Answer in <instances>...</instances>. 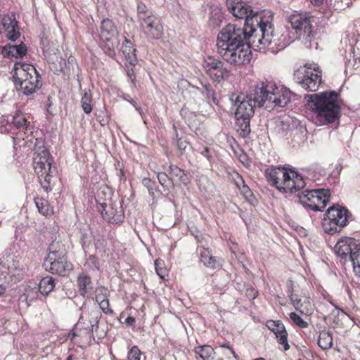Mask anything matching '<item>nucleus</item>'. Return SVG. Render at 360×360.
<instances>
[{"instance_id": "nucleus-1", "label": "nucleus", "mask_w": 360, "mask_h": 360, "mask_svg": "<svg viewBox=\"0 0 360 360\" xmlns=\"http://www.w3.org/2000/svg\"><path fill=\"white\" fill-rule=\"evenodd\" d=\"M260 39L262 37L259 32H257V37H252L250 30L228 24L217 36V52L232 65H244L248 63L252 58L251 46L263 49L269 46L263 44Z\"/></svg>"}, {"instance_id": "nucleus-2", "label": "nucleus", "mask_w": 360, "mask_h": 360, "mask_svg": "<svg viewBox=\"0 0 360 360\" xmlns=\"http://www.w3.org/2000/svg\"><path fill=\"white\" fill-rule=\"evenodd\" d=\"M231 13L237 18L245 19V27L250 30L252 37H257V32H259L263 44H277L274 39L272 27L273 14L271 11L255 12L249 5L241 2L236 6Z\"/></svg>"}, {"instance_id": "nucleus-3", "label": "nucleus", "mask_w": 360, "mask_h": 360, "mask_svg": "<svg viewBox=\"0 0 360 360\" xmlns=\"http://www.w3.org/2000/svg\"><path fill=\"white\" fill-rule=\"evenodd\" d=\"M307 105L315 115L318 125L333 123L340 116L339 95L335 91L309 95Z\"/></svg>"}, {"instance_id": "nucleus-4", "label": "nucleus", "mask_w": 360, "mask_h": 360, "mask_svg": "<svg viewBox=\"0 0 360 360\" xmlns=\"http://www.w3.org/2000/svg\"><path fill=\"white\" fill-rule=\"evenodd\" d=\"M265 176L271 186L283 192H296L306 185L302 176L284 167L268 168Z\"/></svg>"}, {"instance_id": "nucleus-5", "label": "nucleus", "mask_w": 360, "mask_h": 360, "mask_svg": "<svg viewBox=\"0 0 360 360\" xmlns=\"http://www.w3.org/2000/svg\"><path fill=\"white\" fill-rule=\"evenodd\" d=\"M260 90L259 84L248 94H232L230 101L232 103V110L236 117L252 118L256 108L264 107V97Z\"/></svg>"}, {"instance_id": "nucleus-6", "label": "nucleus", "mask_w": 360, "mask_h": 360, "mask_svg": "<svg viewBox=\"0 0 360 360\" xmlns=\"http://www.w3.org/2000/svg\"><path fill=\"white\" fill-rule=\"evenodd\" d=\"M34 158V169L38 175L39 182L46 192L52 190L55 181L57 180L56 168L51 167L52 159L49 151L43 148L40 152H35Z\"/></svg>"}, {"instance_id": "nucleus-7", "label": "nucleus", "mask_w": 360, "mask_h": 360, "mask_svg": "<svg viewBox=\"0 0 360 360\" xmlns=\"http://www.w3.org/2000/svg\"><path fill=\"white\" fill-rule=\"evenodd\" d=\"M46 271L52 274L65 276L72 269V264L68 262L64 245L53 240L49 246V254L43 264Z\"/></svg>"}, {"instance_id": "nucleus-8", "label": "nucleus", "mask_w": 360, "mask_h": 360, "mask_svg": "<svg viewBox=\"0 0 360 360\" xmlns=\"http://www.w3.org/2000/svg\"><path fill=\"white\" fill-rule=\"evenodd\" d=\"M15 84L20 86V89L25 95L32 94L41 87L40 75L34 66L30 64L15 63Z\"/></svg>"}, {"instance_id": "nucleus-9", "label": "nucleus", "mask_w": 360, "mask_h": 360, "mask_svg": "<svg viewBox=\"0 0 360 360\" xmlns=\"http://www.w3.org/2000/svg\"><path fill=\"white\" fill-rule=\"evenodd\" d=\"M137 20L143 34L150 39H159L163 33L160 18L149 10L145 4H137Z\"/></svg>"}, {"instance_id": "nucleus-10", "label": "nucleus", "mask_w": 360, "mask_h": 360, "mask_svg": "<svg viewBox=\"0 0 360 360\" xmlns=\"http://www.w3.org/2000/svg\"><path fill=\"white\" fill-rule=\"evenodd\" d=\"M260 90L264 97V104L266 109L275 107H285L292 100L294 94L285 87H278L274 83L261 82L259 84Z\"/></svg>"}, {"instance_id": "nucleus-11", "label": "nucleus", "mask_w": 360, "mask_h": 360, "mask_svg": "<svg viewBox=\"0 0 360 360\" xmlns=\"http://www.w3.org/2000/svg\"><path fill=\"white\" fill-rule=\"evenodd\" d=\"M295 82L308 91H316L322 82V74L316 64L300 67L294 72Z\"/></svg>"}, {"instance_id": "nucleus-12", "label": "nucleus", "mask_w": 360, "mask_h": 360, "mask_svg": "<svg viewBox=\"0 0 360 360\" xmlns=\"http://www.w3.org/2000/svg\"><path fill=\"white\" fill-rule=\"evenodd\" d=\"M349 214L348 210L339 205L329 207L322 222L324 231L328 234L340 232L347 225Z\"/></svg>"}, {"instance_id": "nucleus-13", "label": "nucleus", "mask_w": 360, "mask_h": 360, "mask_svg": "<svg viewBox=\"0 0 360 360\" xmlns=\"http://www.w3.org/2000/svg\"><path fill=\"white\" fill-rule=\"evenodd\" d=\"M100 37L103 41L102 48L105 53L110 58H114L120 41L118 39V31L111 20L107 18L101 22Z\"/></svg>"}, {"instance_id": "nucleus-14", "label": "nucleus", "mask_w": 360, "mask_h": 360, "mask_svg": "<svg viewBox=\"0 0 360 360\" xmlns=\"http://www.w3.org/2000/svg\"><path fill=\"white\" fill-rule=\"evenodd\" d=\"M300 203L314 211H323L330 198L328 189L306 190L298 195Z\"/></svg>"}, {"instance_id": "nucleus-15", "label": "nucleus", "mask_w": 360, "mask_h": 360, "mask_svg": "<svg viewBox=\"0 0 360 360\" xmlns=\"http://www.w3.org/2000/svg\"><path fill=\"white\" fill-rule=\"evenodd\" d=\"M289 22L296 33L305 39L310 40L316 34L313 23L315 18L309 13H294L290 15Z\"/></svg>"}, {"instance_id": "nucleus-16", "label": "nucleus", "mask_w": 360, "mask_h": 360, "mask_svg": "<svg viewBox=\"0 0 360 360\" xmlns=\"http://www.w3.org/2000/svg\"><path fill=\"white\" fill-rule=\"evenodd\" d=\"M97 210L103 218L110 223L118 224L124 220V211L120 202H99Z\"/></svg>"}, {"instance_id": "nucleus-17", "label": "nucleus", "mask_w": 360, "mask_h": 360, "mask_svg": "<svg viewBox=\"0 0 360 360\" xmlns=\"http://www.w3.org/2000/svg\"><path fill=\"white\" fill-rule=\"evenodd\" d=\"M203 68L206 73L214 81L220 82L228 75L224 63L212 58L204 60Z\"/></svg>"}, {"instance_id": "nucleus-18", "label": "nucleus", "mask_w": 360, "mask_h": 360, "mask_svg": "<svg viewBox=\"0 0 360 360\" xmlns=\"http://www.w3.org/2000/svg\"><path fill=\"white\" fill-rule=\"evenodd\" d=\"M358 245L359 243L354 238L345 237L337 242L335 251L341 258L346 259L349 257L350 259V255L356 250Z\"/></svg>"}, {"instance_id": "nucleus-19", "label": "nucleus", "mask_w": 360, "mask_h": 360, "mask_svg": "<svg viewBox=\"0 0 360 360\" xmlns=\"http://www.w3.org/2000/svg\"><path fill=\"white\" fill-rule=\"evenodd\" d=\"M289 297L295 309L301 314L309 316L314 311V304L309 297H300L293 290H291Z\"/></svg>"}, {"instance_id": "nucleus-20", "label": "nucleus", "mask_w": 360, "mask_h": 360, "mask_svg": "<svg viewBox=\"0 0 360 360\" xmlns=\"http://www.w3.org/2000/svg\"><path fill=\"white\" fill-rule=\"evenodd\" d=\"M266 326L276 335L278 343L283 346L284 350H288L290 345L288 342V333L283 323L281 321L269 320L266 322Z\"/></svg>"}, {"instance_id": "nucleus-21", "label": "nucleus", "mask_w": 360, "mask_h": 360, "mask_svg": "<svg viewBox=\"0 0 360 360\" xmlns=\"http://www.w3.org/2000/svg\"><path fill=\"white\" fill-rule=\"evenodd\" d=\"M17 23L15 19L8 15L2 17L1 25L7 32L8 39L13 41H15L20 36Z\"/></svg>"}, {"instance_id": "nucleus-22", "label": "nucleus", "mask_w": 360, "mask_h": 360, "mask_svg": "<svg viewBox=\"0 0 360 360\" xmlns=\"http://www.w3.org/2000/svg\"><path fill=\"white\" fill-rule=\"evenodd\" d=\"M200 262L207 267L212 269H219L221 266V261L219 258L212 256L209 250L200 248Z\"/></svg>"}, {"instance_id": "nucleus-23", "label": "nucleus", "mask_w": 360, "mask_h": 360, "mask_svg": "<svg viewBox=\"0 0 360 360\" xmlns=\"http://www.w3.org/2000/svg\"><path fill=\"white\" fill-rule=\"evenodd\" d=\"M77 286L80 295L83 297L90 295L94 289L91 277L84 274L78 276Z\"/></svg>"}, {"instance_id": "nucleus-24", "label": "nucleus", "mask_w": 360, "mask_h": 360, "mask_svg": "<svg viewBox=\"0 0 360 360\" xmlns=\"http://www.w3.org/2000/svg\"><path fill=\"white\" fill-rule=\"evenodd\" d=\"M2 53L8 57L22 58L27 53V48L22 43L19 45H7L4 47Z\"/></svg>"}, {"instance_id": "nucleus-25", "label": "nucleus", "mask_w": 360, "mask_h": 360, "mask_svg": "<svg viewBox=\"0 0 360 360\" xmlns=\"http://www.w3.org/2000/svg\"><path fill=\"white\" fill-rule=\"evenodd\" d=\"M55 280L51 276H46L41 279L38 284H36L39 292L43 295H48L55 288Z\"/></svg>"}, {"instance_id": "nucleus-26", "label": "nucleus", "mask_w": 360, "mask_h": 360, "mask_svg": "<svg viewBox=\"0 0 360 360\" xmlns=\"http://www.w3.org/2000/svg\"><path fill=\"white\" fill-rule=\"evenodd\" d=\"M121 50L129 63L131 65H134L136 62L135 54L136 49L134 47L132 43L125 38L124 41L122 45Z\"/></svg>"}, {"instance_id": "nucleus-27", "label": "nucleus", "mask_w": 360, "mask_h": 360, "mask_svg": "<svg viewBox=\"0 0 360 360\" xmlns=\"http://www.w3.org/2000/svg\"><path fill=\"white\" fill-rule=\"evenodd\" d=\"M34 203L39 212L42 215L49 216L53 213V209L47 200L43 198L36 197L34 198Z\"/></svg>"}, {"instance_id": "nucleus-28", "label": "nucleus", "mask_w": 360, "mask_h": 360, "mask_svg": "<svg viewBox=\"0 0 360 360\" xmlns=\"http://www.w3.org/2000/svg\"><path fill=\"white\" fill-rule=\"evenodd\" d=\"M250 119L251 118H246V117H242V118L236 117V127L237 129V131L243 138L247 137L250 133Z\"/></svg>"}, {"instance_id": "nucleus-29", "label": "nucleus", "mask_w": 360, "mask_h": 360, "mask_svg": "<svg viewBox=\"0 0 360 360\" xmlns=\"http://www.w3.org/2000/svg\"><path fill=\"white\" fill-rule=\"evenodd\" d=\"M318 345L323 350L330 349L333 346L332 333L326 330L321 331L318 339Z\"/></svg>"}, {"instance_id": "nucleus-30", "label": "nucleus", "mask_w": 360, "mask_h": 360, "mask_svg": "<svg viewBox=\"0 0 360 360\" xmlns=\"http://www.w3.org/2000/svg\"><path fill=\"white\" fill-rule=\"evenodd\" d=\"M194 352L199 355L203 360H212L215 355L214 349L207 345L195 347Z\"/></svg>"}, {"instance_id": "nucleus-31", "label": "nucleus", "mask_w": 360, "mask_h": 360, "mask_svg": "<svg viewBox=\"0 0 360 360\" xmlns=\"http://www.w3.org/2000/svg\"><path fill=\"white\" fill-rule=\"evenodd\" d=\"M169 174H170V180L172 181L174 179L179 181L182 184L186 185L188 181V176L185 173V172L176 166L171 165L169 166Z\"/></svg>"}, {"instance_id": "nucleus-32", "label": "nucleus", "mask_w": 360, "mask_h": 360, "mask_svg": "<svg viewBox=\"0 0 360 360\" xmlns=\"http://www.w3.org/2000/svg\"><path fill=\"white\" fill-rule=\"evenodd\" d=\"M12 124L19 129H27L30 122L27 120L25 115L21 112H17L12 117Z\"/></svg>"}, {"instance_id": "nucleus-33", "label": "nucleus", "mask_w": 360, "mask_h": 360, "mask_svg": "<svg viewBox=\"0 0 360 360\" xmlns=\"http://www.w3.org/2000/svg\"><path fill=\"white\" fill-rule=\"evenodd\" d=\"M91 101V93L85 91L81 99V105L84 112L86 114H89L92 110Z\"/></svg>"}, {"instance_id": "nucleus-34", "label": "nucleus", "mask_w": 360, "mask_h": 360, "mask_svg": "<svg viewBox=\"0 0 360 360\" xmlns=\"http://www.w3.org/2000/svg\"><path fill=\"white\" fill-rule=\"evenodd\" d=\"M350 260L352 262L354 271L360 277V245L356 250L350 255Z\"/></svg>"}, {"instance_id": "nucleus-35", "label": "nucleus", "mask_w": 360, "mask_h": 360, "mask_svg": "<svg viewBox=\"0 0 360 360\" xmlns=\"http://www.w3.org/2000/svg\"><path fill=\"white\" fill-rule=\"evenodd\" d=\"M289 316L293 323L300 328H304L308 327L309 324L307 321L304 320L299 314H296L295 312L290 313Z\"/></svg>"}, {"instance_id": "nucleus-36", "label": "nucleus", "mask_w": 360, "mask_h": 360, "mask_svg": "<svg viewBox=\"0 0 360 360\" xmlns=\"http://www.w3.org/2000/svg\"><path fill=\"white\" fill-rule=\"evenodd\" d=\"M96 301L99 302L108 299L110 295L109 290L104 287H98L96 291Z\"/></svg>"}, {"instance_id": "nucleus-37", "label": "nucleus", "mask_w": 360, "mask_h": 360, "mask_svg": "<svg viewBox=\"0 0 360 360\" xmlns=\"http://www.w3.org/2000/svg\"><path fill=\"white\" fill-rule=\"evenodd\" d=\"M89 269H99V260L94 255H90L87 259L84 264Z\"/></svg>"}, {"instance_id": "nucleus-38", "label": "nucleus", "mask_w": 360, "mask_h": 360, "mask_svg": "<svg viewBox=\"0 0 360 360\" xmlns=\"http://www.w3.org/2000/svg\"><path fill=\"white\" fill-rule=\"evenodd\" d=\"M141 352L137 346H133L128 352V360H141Z\"/></svg>"}, {"instance_id": "nucleus-39", "label": "nucleus", "mask_w": 360, "mask_h": 360, "mask_svg": "<svg viewBox=\"0 0 360 360\" xmlns=\"http://www.w3.org/2000/svg\"><path fill=\"white\" fill-rule=\"evenodd\" d=\"M202 94L206 96L207 98H212V101L216 103V98L214 97V94L213 89L211 88L210 84H205L203 86V90Z\"/></svg>"}, {"instance_id": "nucleus-40", "label": "nucleus", "mask_w": 360, "mask_h": 360, "mask_svg": "<svg viewBox=\"0 0 360 360\" xmlns=\"http://www.w3.org/2000/svg\"><path fill=\"white\" fill-rule=\"evenodd\" d=\"M99 304V307L105 313V314H112L113 311L109 307V300L107 299L105 300L101 301L98 302Z\"/></svg>"}, {"instance_id": "nucleus-41", "label": "nucleus", "mask_w": 360, "mask_h": 360, "mask_svg": "<svg viewBox=\"0 0 360 360\" xmlns=\"http://www.w3.org/2000/svg\"><path fill=\"white\" fill-rule=\"evenodd\" d=\"M158 179L160 184L162 186H165L167 184V182L170 180V179H169L167 174L165 172H159L158 174Z\"/></svg>"}, {"instance_id": "nucleus-42", "label": "nucleus", "mask_w": 360, "mask_h": 360, "mask_svg": "<svg viewBox=\"0 0 360 360\" xmlns=\"http://www.w3.org/2000/svg\"><path fill=\"white\" fill-rule=\"evenodd\" d=\"M98 313H95V317L94 318V320L93 321H90V330H91L92 333H94V331H96L98 326Z\"/></svg>"}, {"instance_id": "nucleus-43", "label": "nucleus", "mask_w": 360, "mask_h": 360, "mask_svg": "<svg viewBox=\"0 0 360 360\" xmlns=\"http://www.w3.org/2000/svg\"><path fill=\"white\" fill-rule=\"evenodd\" d=\"M232 179L236 187L239 186L240 184H243V181L244 180L243 177L237 172H233V174L232 175Z\"/></svg>"}, {"instance_id": "nucleus-44", "label": "nucleus", "mask_w": 360, "mask_h": 360, "mask_svg": "<svg viewBox=\"0 0 360 360\" xmlns=\"http://www.w3.org/2000/svg\"><path fill=\"white\" fill-rule=\"evenodd\" d=\"M240 3H241L240 0H226V6L229 11L231 12L233 8Z\"/></svg>"}, {"instance_id": "nucleus-45", "label": "nucleus", "mask_w": 360, "mask_h": 360, "mask_svg": "<svg viewBox=\"0 0 360 360\" xmlns=\"http://www.w3.org/2000/svg\"><path fill=\"white\" fill-rule=\"evenodd\" d=\"M176 139H177V140H176V146L181 150H185V148L187 146V142L185 141L181 140V139H178V134H176Z\"/></svg>"}, {"instance_id": "nucleus-46", "label": "nucleus", "mask_w": 360, "mask_h": 360, "mask_svg": "<svg viewBox=\"0 0 360 360\" xmlns=\"http://www.w3.org/2000/svg\"><path fill=\"white\" fill-rule=\"evenodd\" d=\"M105 242L104 239H98L95 243L96 249L100 252L103 251Z\"/></svg>"}, {"instance_id": "nucleus-47", "label": "nucleus", "mask_w": 360, "mask_h": 360, "mask_svg": "<svg viewBox=\"0 0 360 360\" xmlns=\"http://www.w3.org/2000/svg\"><path fill=\"white\" fill-rule=\"evenodd\" d=\"M239 190L240 191V193L245 197H248L252 195V192L248 186H243L240 188Z\"/></svg>"}, {"instance_id": "nucleus-48", "label": "nucleus", "mask_w": 360, "mask_h": 360, "mask_svg": "<svg viewBox=\"0 0 360 360\" xmlns=\"http://www.w3.org/2000/svg\"><path fill=\"white\" fill-rule=\"evenodd\" d=\"M157 265H158L157 262H155V266H156V267H155V270H156V272H157L158 275L161 278H164V276H164V274H165V271L163 269H158V268L157 267Z\"/></svg>"}, {"instance_id": "nucleus-49", "label": "nucleus", "mask_w": 360, "mask_h": 360, "mask_svg": "<svg viewBox=\"0 0 360 360\" xmlns=\"http://www.w3.org/2000/svg\"><path fill=\"white\" fill-rule=\"evenodd\" d=\"M201 154H202V155H204V156H205V157L208 160H210V159H211V156L209 155V149H208V148L205 147V148L202 149V152H201Z\"/></svg>"}, {"instance_id": "nucleus-50", "label": "nucleus", "mask_w": 360, "mask_h": 360, "mask_svg": "<svg viewBox=\"0 0 360 360\" xmlns=\"http://www.w3.org/2000/svg\"><path fill=\"white\" fill-rule=\"evenodd\" d=\"M125 323L128 325L132 326L135 323V319L132 316H128L125 319Z\"/></svg>"}, {"instance_id": "nucleus-51", "label": "nucleus", "mask_w": 360, "mask_h": 360, "mask_svg": "<svg viewBox=\"0 0 360 360\" xmlns=\"http://www.w3.org/2000/svg\"><path fill=\"white\" fill-rule=\"evenodd\" d=\"M311 4L315 6H319L323 4L324 0H309Z\"/></svg>"}, {"instance_id": "nucleus-52", "label": "nucleus", "mask_w": 360, "mask_h": 360, "mask_svg": "<svg viewBox=\"0 0 360 360\" xmlns=\"http://www.w3.org/2000/svg\"><path fill=\"white\" fill-rule=\"evenodd\" d=\"M221 347L229 348V349H230V351H231V353L233 354V356L235 358H237V355H236V352H234V350H233L232 348H231L229 346H226V345H222Z\"/></svg>"}, {"instance_id": "nucleus-53", "label": "nucleus", "mask_w": 360, "mask_h": 360, "mask_svg": "<svg viewBox=\"0 0 360 360\" xmlns=\"http://www.w3.org/2000/svg\"><path fill=\"white\" fill-rule=\"evenodd\" d=\"M128 75H129V78L131 79V82H134V80L135 79V76L134 75L133 71L131 70V72L130 71H129Z\"/></svg>"}, {"instance_id": "nucleus-54", "label": "nucleus", "mask_w": 360, "mask_h": 360, "mask_svg": "<svg viewBox=\"0 0 360 360\" xmlns=\"http://www.w3.org/2000/svg\"><path fill=\"white\" fill-rule=\"evenodd\" d=\"M143 183L144 185L148 186V184L150 183V180L149 179L146 178L143 180Z\"/></svg>"}, {"instance_id": "nucleus-55", "label": "nucleus", "mask_w": 360, "mask_h": 360, "mask_svg": "<svg viewBox=\"0 0 360 360\" xmlns=\"http://www.w3.org/2000/svg\"><path fill=\"white\" fill-rule=\"evenodd\" d=\"M4 290L5 288L2 285H0V295L4 293Z\"/></svg>"}, {"instance_id": "nucleus-56", "label": "nucleus", "mask_w": 360, "mask_h": 360, "mask_svg": "<svg viewBox=\"0 0 360 360\" xmlns=\"http://www.w3.org/2000/svg\"><path fill=\"white\" fill-rule=\"evenodd\" d=\"M253 294L252 295V299H255L257 297V292H254L253 290H250Z\"/></svg>"}, {"instance_id": "nucleus-57", "label": "nucleus", "mask_w": 360, "mask_h": 360, "mask_svg": "<svg viewBox=\"0 0 360 360\" xmlns=\"http://www.w3.org/2000/svg\"><path fill=\"white\" fill-rule=\"evenodd\" d=\"M247 186V185L245 184V181L243 180V184H240V186H237V188H238V189H240V188H242V187H243V186Z\"/></svg>"}, {"instance_id": "nucleus-58", "label": "nucleus", "mask_w": 360, "mask_h": 360, "mask_svg": "<svg viewBox=\"0 0 360 360\" xmlns=\"http://www.w3.org/2000/svg\"><path fill=\"white\" fill-rule=\"evenodd\" d=\"M252 360H266V359L264 358L259 357V358H257V359H252Z\"/></svg>"}, {"instance_id": "nucleus-59", "label": "nucleus", "mask_w": 360, "mask_h": 360, "mask_svg": "<svg viewBox=\"0 0 360 360\" xmlns=\"http://www.w3.org/2000/svg\"><path fill=\"white\" fill-rule=\"evenodd\" d=\"M120 173L121 176H124V171L122 169H120Z\"/></svg>"}, {"instance_id": "nucleus-60", "label": "nucleus", "mask_w": 360, "mask_h": 360, "mask_svg": "<svg viewBox=\"0 0 360 360\" xmlns=\"http://www.w3.org/2000/svg\"><path fill=\"white\" fill-rule=\"evenodd\" d=\"M67 360H72V356H69L68 357Z\"/></svg>"}, {"instance_id": "nucleus-61", "label": "nucleus", "mask_w": 360, "mask_h": 360, "mask_svg": "<svg viewBox=\"0 0 360 360\" xmlns=\"http://www.w3.org/2000/svg\"><path fill=\"white\" fill-rule=\"evenodd\" d=\"M100 122H101V125H103V126L105 124V123L104 122H101V121Z\"/></svg>"}]
</instances>
